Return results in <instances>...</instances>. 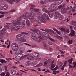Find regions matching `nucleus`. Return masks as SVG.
<instances>
[{
	"mask_svg": "<svg viewBox=\"0 0 76 76\" xmlns=\"http://www.w3.org/2000/svg\"><path fill=\"white\" fill-rule=\"evenodd\" d=\"M65 32L67 33H69V32H70V31H69V29H67L66 30H65Z\"/></svg>",
	"mask_w": 76,
	"mask_h": 76,
	"instance_id": "nucleus-50",
	"label": "nucleus"
},
{
	"mask_svg": "<svg viewBox=\"0 0 76 76\" xmlns=\"http://www.w3.org/2000/svg\"><path fill=\"white\" fill-rule=\"evenodd\" d=\"M42 34L45 37H48V35H48V34H47L46 32H45L43 33H42Z\"/></svg>",
	"mask_w": 76,
	"mask_h": 76,
	"instance_id": "nucleus-27",
	"label": "nucleus"
},
{
	"mask_svg": "<svg viewBox=\"0 0 76 76\" xmlns=\"http://www.w3.org/2000/svg\"><path fill=\"white\" fill-rule=\"evenodd\" d=\"M25 37V36L24 35V36H23V38H21L20 40V42H26V40L24 39V38Z\"/></svg>",
	"mask_w": 76,
	"mask_h": 76,
	"instance_id": "nucleus-13",
	"label": "nucleus"
},
{
	"mask_svg": "<svg viewBox=\"0 0 76 76\" xmlns=\"http://www.w3.org/2000/svg\"><path fill=\"white\" fill-rule=\"evenodd\" d=\"M26 66H30V64H31V62H30V61L27 62L26 63Z\"/></svg>",
	"mask_w": 76,
	"mask_h": 76,
	"instance_id": "nucleus-30",
	"label": "nucleus"
},
{
	"mask_svg": "<svg viewBox=\"0 0 76 76\" xmlns=\"http://www.w3.org/2000/svg\"><path fill=\"white\" fill-rule=\"evenodd\" d=\"M41 18L42 19V22L43 23H45L47 22V20L45 19V18L44 15H42Z\"/></svg>",
	"mask_w": 76,
	"mask_h": 76,
	"instance_id": "nucleus-7",
	"label": "nucleus"
},
{
	"mask_svg": "<svg viewBox=\"0 0 76 76\" xmlns=\"http://www.w3.org/2000/svg\"><path fill=\"white\" fill-rule=\"evenodd\" d=\"M46 13H50V11L47 10H46V12H45Z\"/></svg>",
	"mask_w": 76,
	"mask_h": 76,
	"instance_id": "nucleus-64",
	"label": "nucleus"
},
{
	"mask_svg": "<svg viewBox=\"0 0 76 76\" xmlns=\"http://www.w3.org/2000/svg\"><path fill=\"white\" fill-rule=\"evenodd\" d=\"M57 38H58V39H60V40H61L63 39V38H62V37H61L59 36H57Z\"/></svg>",
	"mask_w": 76,
	"mask_h": 76,
	"instance_id": "nucleus-43",
	"label": "nucleus"
},
{
	"mask_svg": "<svg viewBox=\"0 0 76 76\" xmlns=\"http://www.w3.org/2000/svg\"><path fill=\"white\" fill-rule=\"evenodd\" d=\"M25 14L27 18H28L29 19L31 20V22H36V20L34 19V17L30 15L29 12H26Z\"/></svg>",
	"mask_w": 76,
	"mask_h": 76,
	"instance_id": "nucleus-2",
	"label": "nucleus"
},
{
	"mask_svg": "<svg viewBox=\"0 0 76 76\" xmlns=\"http://www.w3.org/2000/svg\"><path fill=\"white\" fill-rule=\"evenodd\" d=\"M33 56H34V57H38L39 56V54L36 52H34L33 53Z\"/></svg>",
	"mask_w": 76,
	"mask_h": 76,
	"instance_id": "nucleus-11",
	"label": "nucleus"
},
{
	"mask_svg": "<svg viewBox=\"0 0 76 76\" xmlns=\"http://www.w3.org/2000/svg\"><path fill=\"white\" fill-rule=\"evenodd\" d=\"M35 59V58L33 56H30V60H34Z\"/></svg>",
	"mask_w": 76,
	"mask_h": 76,
	"instance_id": "nucleus-38",
	"label": "nucleus"
},
{
	"mask_svg": "<svg viewBox=\"0 0 76 76\" xmlns=\"http://www.w3.org/2000/svg\"><path fill=\"white\" fill-rule=\"evenodd\" d=\"M73 64L74 65V66L73 67V68H75V67H76V62H73Z\"/></svg>",
	"mask_w": 76,
	"mask_h": 76,
	"instance_id": "nucleus-44",
	"label": "nucleus"
},
{
	"mask_svg": "<svg viewBox=\"0 0 76 76\" xmlns=\"http://www.w3.org/2000/svg\"><path fill=\"white\" fill-rule=\"evenodd\" d=\"M7 13H7V12H3V14H2V15H7Z\"/></svg>",
	"mask_w": 76,
	"mask_h": 76,
	"instance_id": "nucleus-58",
	"label": "nucleus"
},
{
	"mask_svg": "<svg viewBox=\"0 0 76 76\" xmlns=\"http://www.w3.org/2000/svg\"><path fill=\"white\" fill-rule=\"evenodd\" d=\"M72 61H73V58H72L71 59L68 60V62L69 63V64H72Z\"/></svg>",
	"mask_w": 76,
	"mask_h": 76,
	"instance_id": "nucleus-22",
	"label": "nucleus"
},
{
	"mask_svg": "<svg viewBox=\"0 0 76 76\" xmlns=\"http://www.w3.org/2000/svg\"><path fill=\"white\" fill-rule=\"evenodd\" d=\"M16 28L17 29H20V27L19 26H16Z\"/></svg>",
	"mask_w": 76,
	"mask_h": 76,
	"instance_id": "nucleus-54",
	"label": "nucleus"
},
{
	"mask_svg": "<svg viewBox=\"0 0 76 76\" xmlns=\"http://www.w3.org/2000/svg\"><path fill=\"white\" fill-rule=\"evenodd\" d=\"M74 28L75 30H76V24H75L74 26Z\"/></svg>",
	"mask_w": 76,
	"mask_h": 76,
	"instance_id": "nucleus-61",
	"label": "nucleus"
},
{
	"mask_svg": "<svg viewBox=\"0 0 76 76\" xmlns=\"http://www.w3.org/2000/svg\"><path fill=\"white\" fill-rule=\"evenodd\" d=\"M17 22L19 23L22 21V16H20L17 19Z\"/></svg>",
	"mask_w": 76,
	"mask_h": 76,
	"instance_id": "nucleus-14",
	"label": "nucleus"
},
{
	"mask_svg": "<svg viewBox=\"0 0 76 76\" xmlns=\"http://www.w3.org/2000/svg\"><path fill=\"white\" fill-rule=\"evenodd\" d=\"M42 10L43 11V12H45L47 10V9H46L45 8H43Z\"/></svg>",
	"mask_w": 76,
	"mask_h": 76,
	"instance_id": "nucleus-59",
	"label": "nucleus"
},
{
	"mask_svg": "<svg viewBox=\"0 0 76 76\" xmlns=\"http://www.w3.org/2000/svg\"><path fill=\"white\" fill-rule=\"evenodd\" d=\"M61 31H62L63 32H65L66 31V29L64 28H60Z\"/></svg>",
	"mask_w": 76,
	"mask_h": 76,
	"instance_id": "nucleus-31",
	"label": "nucleus"
},
{
	"mask_svg": "<svg viewBox=\"0 0 76 76\" xmlns=\"http://www.w3.org/2000/svg\"><path fill=\"white\" fill-rule=\"evenodd\" d=\"M55 67V65L54 64H52L51 66V69H53Z\"/></svg>",
	"mask_w": 76,
	"mask_h": 76,
	"instance_id": "nucleus-52",
	"label": "nucleus"
},
{
	"mask_svg": "<svg viewBox=\"0 0 76 76\" xmlns=\"http://www.w3.org/2000/svg\"><path fill=\"white\" fill-rule=\"evenodd\" d=\"M34 12H39V9H38L37 8H34V10H33Z\"/></svg>",
	"mask_w": 76,
	"mask_h": 76,
	"instance_id": "nucleus-32",
	"label": "nucleus"
},
{
	"mask_svg": "<svg viewBox=\"0 0 76 76\" xmlns=\"http://www.w3.org/2000/svg\"><path fill=\"white\" fill-rule=\"evenodd\" d=\"M46 61H47V62H48V63H51V61H52V60H51V59H49L47 60Z\"/></svg>",
	"mask_w": 76,
	"mask_h": 76,
	"instance_id": "nucleus-47",
	"label": "nucleus"
},
{
	"mask_svg": "<svg viewBox=\"0 0 76 76\" xmlns=\"http://www.w3.org/2000/svg\"><path fill=\"white\" fill-rule=\"evenodd\" d=\"M7 1L8 3L10 4L11 5L13 4V2H15V0H6Z\"/></svg>",
	"mask_w": 76,
	"mask_h": 76,
	"instance_id": "nucleus-10",
	"label": "nucleus"
},
{
	"mask_svg": "<svg viewBox=\"0 0 76 76\" xmlns=\"http://www.w3.org/2000/svg\"><path fill=\"white\" fill-rule=\"evenodd\" d=\"M24 44L26 45H28V46H29L30 47H35L36 46V45L35 44H33L31 45H30L29 44H28L27 43H25Z\"/></svg>",
	"mask_w": 76,
	"mask_h": 76,
	"instance_id": "nucleus-15",
	"label": "nucleus"
},
{
	"mask_svg": "<svg viewBox=\"0 0 76 76\" xmlns=\"http://www.w3.org/2000/svg\"><path fill=\"white\" fill-rule=\"evenodd\" d=\"M37 64V62L36 61H34L32 63L33 66H35V65H36Z\"/></svg>",
	"mask_w": 76,
	"mask_h": 76,
	"instance_id": "nucleus-34",
	"label": "nucleus"
},
{
	"mask_svg": "<svg viewBox=\"0 0 76 76\" xmlns=\"http://www.w3.org/2000/svg\"><path fill=\"white\" fill-rule=\"evenodd\" d=\"M63 1L62 0H54V3L57 5L60 4Z\"/></svg>",
	"mask_w": 76,
	"mask_h": 76,
	"instance_id": "nucleus-5",
	"label": "nucleus"
},
{
	"mask_svg": "<svg viewBox=\"0 0 76 76\" xmlns=\"http://www.w3.org/2000/svg\"><path fill=\"white\" fill-rule=\"evenodd\" d=\"M51 7H53V8H56L57 7V6H56V5L55 4H52L51 5Z\"/></svg>",
	"mask_w": 76,
	"mask_h": 76,
	"instance_id": "nucleus-20",
	"label": "nucleus"
},
{
	"mask_svg": "<svg viewBox=\"0 0 76 76\" xmlns=\"http://www.w3.org/2000/svg\"><path fill=\"white\" fill-rule=\"evenodd\" d=\"M56 11L55 10H50V12H56Z\"/></svg>",
	"mask_w": 76,
	"mask_h": 76,
	"instance_id": "nucleus-62",
	"label": "nucleus"
},
{
	"mask_svg": "<svg viewBox=\"0 0 76 76\" xmlns=\"http://www.w3.org/2000/svg\"><path fill=\"white\" fill-rule=\"evenodd\" d=\"M15 28L13 27L12 26H11V31H13V30H15Z\"/></svg>",
	"mask_w": 76,
	"mask_h": 76,
	"instance_id": "nucleus-41",
	"label": "nucleus"
},
{
	"mask_svg": "<svg viewBox=\"0 0 76 76\" xmlns=\"http://www.w3.org/2000/svg\"><path fill=\"white\" fill-rule=\"evenodd\" d=\"M3 10V6H0V10Z\"/></svg>",
	"mask_w": 76,
	"mask_h": 76,
	"instance_id": "nucleus-56",
	"label": "nucleus"
},
{
	"mask_svg": "<svg viewBox=\"0 0 76 76\" xmlns=\"http://www.w3.org/2000/svg\"><path fill=\"white\" fill-rule=\"evenodd\" d=\"M34 31H35L36 33H37V34L39 35L41 34V32L39 31V30L37 29H36L34 30Z\"/></svg>",
	"mask_w": 76,
	"mask_h": 76,
	"instance_id": "nucleus-16",
	"label": "nucleus"
},
{
	"mask_svg": "<svg viewBox=\"0 0 76 76\" xmlns=\"http://www.w3.org/2000/svg\"><path fill=\"white\" fill-rule=\"evenodd\" d=\"M31 38L34 41H37V42H40L41 41V40H43V39H45H45H44V38L43 37H42L41 36H39L38 37L39 40H38V38H37V37L34 35H31Z\"/></svg>",
	"mask_w": 76,
	"mask_h": 76,
	"instance_id": "nucleus-1",
	"label": "nucleus"
},
{
	"mask_svg": "<svg viewBox=\"0 0 76 76\" xmlns=\"http://www.w3.org/2000/svg\"><path fill=\"white\" fill-rule=\"evenodd\" d=\"M47 63H48V62L47 61H45L44 63V66H47Z\"/></svg>",
	"mask_w": 76,
	"mask_h": 76,
	"instance_id": "nucleus-45",
	"label": "nucleus"
},
{
	"mask_svg": "<svg viewBox=\"0 0 76 76\" xmlns=\"http://www.w3.org/2000/svg\"><path fill=\"white\" fill-rule=\"evenodd\" d=\"M0 62L2 64L4 63H6L7 61L3 59H0Z\"/></svg>",
	"mask_w": 76,
	"mask_h": 76,
	"instance_id": "nucleus-25",
	"label": "nucleus"
},
{
	"mask_svg": "<svg viewBox=\"0 0 76 76\" xmlns=\"http://www.w3.org/2000/svg\"><path fill=\"white\" fill-rule=\"evenodd\" d=\"M22 17L23 19H26L27 18L25 14H23Z\"/></svg>",
	"mask_w": 76,
	"mask_h": 76,
	"instance_id": "nucleus-29",
	"label": "nucleus"
},
{
	"mask_svg": "<svg viewBox=\"0 0 76 76\" xmlns=\"http://www.w3.org/2000/svg\"><path fill=\"white\" fill-rule=\"evenodd\" d=\"M60 15L58 12H56L55 13L54 18L56 19L58 18L59 15Z\"/></svg>",
	"mask_w": 76,
	"mask_h": 76,
	"instance_id": "nucleus-8",
	"label": "nucleus"
},
{
	"mask_svg": "<svg viewBox=\"0 0 76 76\" xmlns=\"http://www.w3.org/2000/svg\"><path fill=\"white\" fill-rule=\"evenodd\" d=\"M72 25H75L76 24V22L75 21H73L72 22Z\"/></svg>",
	"mask_w": 76,
	"mask_h": 76,
	"instance_id": "nucleus-48",
	"label": "nucleus"
},
{
	"mask_svg": "<svg viewBox=\"0 0 76 76\" xmlns=\"http://www.w3.org/2000/svg\"><path fill=\"white\" fill-rule=\"evenodd\" d=\"M12 50L15 51L19 49V45L16 43H13L12 45Z\"/></svg>",
	"mask_w": 76,
	"mask_h": 76,
	"instance_id": "nucleus-3",
	"label": "nucleus"
},
{
	"mask_svg": "<svg viewBox=\"0 0 76 76\" xmlns=\"http://www.w3.org/2000/svg\"><path fill=\"white\" fill-rule=\"evenodd\" d=\"M73 42H72V40H69V41H68V43L69 44H72V43Z\"/></svg>",
	"mask_w": 76,
	"mask_h": 76,
	"instance_id": "nucleus-55",
	"label": "nucleus"
},
{
	"mask_svg": "<svg viewBox=\"0 0 76 76\" xmlns=\"http://www.w3.org/2000/svg\"><path fill=\"white\" fill-rule=\"evenodd\" d=\"M42 65V63H40L36 65V67H40V66H41Z\"/></svg>",
	"mask_w": 76,
	"mask_h": 76,
	"instance_id": "nucleus-36",
	"label": "nucleus"
},
{
	"mask_svg": "<svg viewBox=\"0 0 76 76\" xmlns=\"http://www.w3.org/2000/svg\"><path fill=\"white\" fill-rule=\"evenodd\" d=\"M24 37V35H21V34H19L16 37L18 39H20L22 38H23Z\"/></svg>",
	"mask_w": 76,
	"mask_h": 76,
	"instance_id": "nucleus-12",
	"label": "nucleus"
},
{
	"mask_svg": "<svg viewBox=\"0 0 76 76\" xmlns=\"http://www.w3.org/2000/svg\"><path fill=\"white\" fill-rule=\"evenodd\" d=\"M57 68H58V67H56V68L51 69V70H57Z\"/></svg>",
	"mask_w": 76,
	"mask_h": 76,
	"instance_id": "nucleus-53",
	"label": "nucleus"
},
{
	"mask_svg": "<svg viewBox=\"0 0 76 76\" xmlns=\"http://www.w3.org/2000/svg\"><path fill=\"white\" fill-rule=\"evenodd\" d=\"M50 32H51L52 33H53V34H54V31L52 30H50Z\"/></svg>",
	"mask_w": 76,
	"mask_h": 76,
	"instance_id": "nucleus-63",
	"label": "nucleus"
},
{
	"mask_svg": "<svg viewBox=\"0 0 76 76\" xmlns=\"http://www.w3.org/2000/svg\"><path fill=\"white\" fill-rule=\"evenodd\" d=\"M56 32H57V33L58 34H59V35H60V32L59 31H58V30L56 31Z\"/></svg>",
	"mask_w": 76,
	"mask_h": 76,
	"instance_id": "nucleus-60",
	"label": "nucleus"
},
{
	"mask_svg": "<svg viewBox=\"0 0 76 76\" xmlns=\"http://www.w3.org/2000/svg\"><path fill=\"white\" fill-rule=\"evenodd\" d=\"M12 24L13 26H16V25H21V22H17L15 20H13L12 21Z\"/></svg>",
	"mask_w": 76,
	"mask_h": 76,
	"instance_id": "nucleus-4",
	"label": "nucleus"
},
{
	"mask_svg": "<svg viewBox=\"0 0 76 76\" xmlns=\"http://www.w3.org/2000/svg\"><path fill=\"white\" fill-rule=\"evenodd\" d=\"M6 75V73H5V72H2L0 74V75L1 76H5V75Z\"/></svg>",
	"mask_w": 76,
	"mask_h": 76,
	"instance_id": "nucleus-37",
	"label": "nucleus"
},
{
	"mask_svg": "<svg viewBox=\"0 0 76 76\" xmlns=\"http://www.w3.org/2000/svg\"><path fill=\"white\" fill-rule=\"evenodd\" d=\"M49 16L50 18H52L53 16V15L52 14H49Z\"/></svg>",
	"mask_w": 76,
	"mask_h": 76,
	"instance_id": "nucleus-51",
	"label": "nucleus"
},
{
	"mask_svg": "<svg viewBox=\"0 0 76 76\" xmlns=\"http://www.w3.org/2000/svg\"><path fill=\"white\" fill-rule=\"evenodd\" d=\"M4 9V10H7L8 9V5H7L5 4L3 6Z\"/></svg>",
	"mask_w": 76,
	"mask_h": 76,
	"instance_id": "nucleus-24",
	"label": "nucleus"
},
{
	"mask_svg": "<svg viewBox=\"0 0 76 76\" xmlns=\"http://www.w3.org/2000/svg\"><path fill=\"white\" fill-rule=\"evenodd\" d=\"M3 33H0V39L3 38Z\"/></svg>",
	"mask_w": 76,
	"mask_h": 76,
	"instance_id": "nucleus-28",
	"label": "nucleus"
},
{
	"mask_svg": "<svg viewBox=\"0 0 76 76\" xmlns=\"http://www.w3.org/2000/svg\"><path fill=\"white\" fill-rule=\"evenodd\" d=\"M37 22L39 24H41L42 22V20L39 19L37 20Z\"/></svg>",
	"mask_w": 76,
	"mask_h": 76,
	"instance_id": "nucleus-33",
	"label": "nucleus"
},
{
	"mask_svg": "<svg viewBox=\"0 0 76 76\" xmlns=\"http://www.w3.org/2000/svg\"><path fill=\"white\" fill-rule=\"evenodd\" d=\"M20 56H17L16 57V58L17 59H20Z\"/></svg>",
	"mask_w": 76,
	"mask_h": 76,
	"instance_id": "nucleus-49",
	"label": "nucleus"
},
{
	"mask_svg": "<svg viewBox=\"0 0 76 76\" xmlns=\"http://www.w3.org/2000/svg\"><path fill=\"white\" fill-rule=\"evenodd\" d=\"M67 8H64L61 10V12L62 13H66L67 12Z\"/></svg>",
	"mask_w": 76,
	"mask_h": 76,
	"instance_id": "nucleus-9",
	"label": "nucleus"
},
{
	"mask_svg": "<svg viewBox=\"0 0 76 76\" xmlns=\"http://www.w3.org/2000/svg\"><path fill=\"white\" fill-rule=\"evenodd\" d=\"M63 6L61 5H60L58 7V8L59 9H63Z\"/></svg>",
	"mask_w": 76,
	"mask_h": 76,
	"instance_id": "nucleus-39",
	"label": "nucleus"
},
{
	"mask_svg": "<svg viewBox=\"0 0 76 76\" xmlns=\"http://www.w3.org/2000/svg\"><path fill=\"white\" fill-rule=\"evenodd\" d=\"M71 33L69 34L71 37H76V34H75V31L73 30H71Z\"/></svg>",
	"mask_w": 76,
	"mask_h": 76,
	"instance_id": "nucleus-6",
	"label": "nucleus"
},
{
	"mask_svg": "<svg viewBox=\"0 0 76 76\" xmlns=\"http://www.w3.org/2000/svg\"><path fill=\"white\" fill-rule=\"evenodd\" d=\"M30 14L31 16H35V14L33 11H31L30 12Z\"/></svg>",
	"mask_w": 76,
	"mask_h": 76,
	"instance_id": "nucleus-21",
	"label": "nucleus"
},
{
	"mask_svg": "<svg viewBox=\"0 0 76 76\" xmlns=\"http://www.w3.org/2000/svg\"><path fill=\"white\" fill-rule=\"evenodd\" d=\"M49 38V39H50V40L51 41H53V42L54 41V40L51 38L50 37Z\"/></svg>",
	"mask_w": 76,
	"mask_h": 76,
	"instance_id": "nucleus-57",
	"label": "nucleus"
},
{
	"mask_svg": "<svg viewBox=\"0 0 76 76\" xmlns=\"http://www.w3.org/2000/svg\"><path fill=\"white\" fill-rule=\"evenodd\" d=\"M21 34H24V35H29V33H26V32H22Z\"/></svg>",
	"mask_w": 76,
	"mask_h": 76,
	"instance_id": "nucleus-42",
	"label": "nucleus"
},
{
	"mask_svg": "<svg viewBox=\"0 0 76 76\" xmlns=\"http://www.w3.org/2000/svg\"><path fill=\"white\" fill-rule=\"evenodd\" d=\"M10 76V73L7 72H6V75L5 76Z\"/></svg>",
	"mask_w": 76,
	"mask_h": 76,
	"instance_id": "nucleus-46",
	"label": "nucleus"
},
{
	"mask_svg": "<svg viewBox=\"0 0 76 76\" xmlns=\"http://www.w3.org/2000/svg\"><path fill=\"white\" fill-rule=\"evenodd\" d=\"M43 15L44 16H45V17L46 18V19H47V20H49V17L48 15L45 13H44Z\"/></svg>",
	"mask_w": 76,
	"mask_h": 76,
	"instance_id": "nucleus-19",
	"label": "nucleus"
},
{
	"mask_svg": "<svg viewBox=\"0 0 76 76\" xmlns=\"http://www.w3.org/2000/svg\"><path fill=\"white\" fill-rule=\"evenodd\" d=\"M59 67H60V68L61 67H62V66H63V63H61V62H60L59 63Z\"/></svg>",
	"mask_w": 76,
	"mask_h": 76,
	"instance_id": "nucleus-35",
	"label": "nucleus"
},
{
	"mask_svg": "<svg viewBox=\"0 0 76 76\" xmlns=\"http://www.w3.org/2000/svg\"><path fill=\"white\" fill-rule=\"evenodd\" d=\"M16 73V71L15 70H13L11 71V73L12 75H15Z\"/></svg>",
	"mask_w": 76,
	"mask_h": 76,
	"instance_id": "nucleus-18",
	"label": "nucleus"
},
{
	"mask_svg": "<svg viewBox=\"0 0 76 76\" xmlns=\"http://www.w3.org/2000/svg\"><path fill=\"white\" fill-rule=\"evenodd\" d=\"M19 54L20 55H21L20 56V60H23L24 58V56H23V54L20 53Z\"/></svg>",
	"mask_w": 76,
	"mask_h": 76,
	"instance_id": "nucleus-23",
	"label": "nucleus"
},
{
	"mask_svg": "<svg viewBox=\"0 0 76 76\" xmlns=\"http://www.w3.org/2000/svg\"><path fill=\"white\" fill-rule=\"evenodd\" d=\"M25 26V23L23 21H22L21 27L22 28H23Z\"/></svg>",
	"mask_w": 76,
	"mask_h": 76,
	"instance_id": "nucleus-26",
	"label": "nucleus"
},
{
	"mask_svg": "<svg viewBox=\"0 0 76 76\" xmlns=\"http://www.w3.org/2000/svg\"><path fill=\"white\" fill-rule=\"evenodd\" d=\"M59 18L60 20H61L62 19H63V18L62 17V16H61V14H60L59 16Z\"/></svg>",
	"mask_w": 76,
	"mask_h": 76,
	"instance_id": "nucleus-40",
	"label": "nucleus"
},
{
	"mask_svg": "<svg viewBox=\"0 0 76 76\" xmlns=\"http://www.w3.org/2000/svg\"><path fill=\"white\" fill-rule=\"evenodd\" d=\"M35 7V6L34 5H32L30 7V10H31L32 11V10H34V7Z\"/></svg>",
	"mask_w": 76,
	"mask_h": 76,
	"instance_id": "nucleus-17",
	"label": "nucleus"
}]
</instances>
